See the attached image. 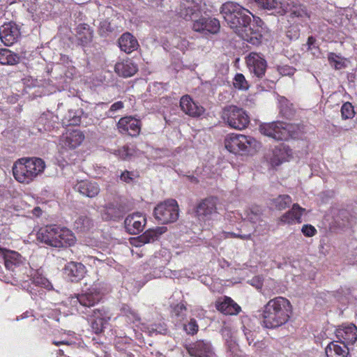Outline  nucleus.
Returning a JSON list of instances; mask_svg holds the SVG:
<instances>
[{
    "label": "nucleus",
    "instance_id": "nucleus-20",
    "mask_svg": "<svg viewBox=\"0 0 357 357\" xmlns=\"http://www.w3.org/2000/svg\"><path fill=\"white\" fill-rule=\"evenodd\" d=\"M124 207L118 203H109L101 211V218L105 221H118L125 215Z\"/></svg>",
    "mask_w": 357,
    "mask_h": 357
},
{
    "label": "nucleus",
    "instance_id": "nucleus-49",
    "mask_svg": "<svg viewBox=\"0 0 357 357\" xmlns=\"http://www.w3.org/2000/svg\"><path fill=\"white\" fill-rule=\"evenodd\" d=\"M301 231L303 235L307 237H312L317 234V229L311 225H304L301 229Z\"/></svg>",
    "mask_w": 357,
    "mask_h": 357
},
{
    "label": "nucleus",
    "instance_id": "nucleus-44",
    "mask_svg": "<svg viewBox=\"0 0 357 357\" xmlns=\"http://www.w3.org/2000/svg\"><path fill=\"white\" fill-rule=\"evenodd\" d=\"M234 86L240 90H247L249 87L245 76L241 73H237L234 79Z\"/></svg>",
    "mask_w": 357,
    "mask_h": 357
},
{
    "label": "nucleus",
    "instance_id": "nucleus-50",
    "mask_svg": "<svg viewBox=\"0 0 357 357\" xmlns=\"http://www.w3.org/2000/svg\"><path fill=\"white\" fill-rule=\"evenodd\" d=\"M112 30L113 27L111 26L110 22H109L107 20H105L100 22V31L102 34L112 31Z\"/></svg>",
    "mask_w": 357,
    "mask_h": 357
},
{
    "label": "nucleus",
    "instance_id": "nucleus-28",
    "mask_svg": "<svg viewBox=\"0 0 357 357\" xmlns=\"http://www.w3.org/2000/svg\"><path fill=\"white\" fill-rule=\"evenodd\" d=\"M279 114L281 117L286 119H292L296 115V109L293 103L284 96L278 97Z\"/></svg>",
    "mask_w": 357,
    "mask_h": 357
},
{
    "label": "nucleus",
    "instance_id": "nucleus-29",
    "mask_svg": "<svg viewBox=\"0 0 357 357\" xmlns=\"http://www.w3.org/2000/svg\"><path fill=\"white\" fill-rule=\"evenodd\" d=\"M23 262L24 258L19 252L8 250L4 259V265L7 269L13 271Z\"/></svg>",
    "mask_w": 357,
    "mask_h": 357
},
{
    "label": "nucleus",
    "instance_id": "nucleus-32",
    "mask_svg": "<svg viewBox=\"0 0 357 357\" xmlns=\"http://www.w3.org/2000/svg\"><path fill=\"white\" fill-rule=\"evenodd\" d=\"M76 38L80 45H86L91 43L93 33L89 26L85 24L78 25L77 27Z\"/></svg>",
    "mask_w": 357,
    "mask_h": 357
},
{
    "label": "nucleus",
    "instance_id": "nucleus-34",
    "mask_svg": "<svg viewBox=\"0 0 357 357\" xmlns=\"http://www.w3.org/2000/svg\"><path fill=\"white\" fill-rule=\"evenodd\" d=\"M121 315L125 317L128 324H137L141 318L138 313L128 305H123L121 308Z\"/></svg>",
    "mask_w": 357,
    "mask_h": 357
},
{
    "label": "nucleus",
    "instance_id": "nucleus-18",
    "mask_svg": "<svg viewBox=\"0 0 357 357\" xmlns=\"http://www.w3.org/2000/svg\"><path fill=\"white\" fill-rule=\"evenodd\" d=\"M219 21L215 18L200 17L193 22L192 29L195 31L205 33H216L220 30Z\"/></svg>",
    "mask_w": 357,
    "mask_h": 357
},
{
    "label": "nucleus",
    "instance_id": "nucleus-54",
    "mask_svg": "<svg viewBox=\"0 0 357 357\" xmlns=\"http://www.w3.org/2000/svg\"><path fill=\"white\" fill-rule=\"evenodd\" d=\"M228 236L231 238H238L241 239H250V234L248 235H241V234H236L234 232H229L227 234Z\"/></svg>",
    "mask_w": 357,
    "mask_h": 357
},
{
    "label": "nucleus",
    "instance_id": "nucleus-23",
    "mask_svg": "<svg viewBox=\"0 0 357 357\" xmlns=\"http://www.w3.org/2000/svg\"><path fill=\"white\" fill-rule=\"evenodd\" d=\"M74 188L82 195L90 198L96 197L100 190L99 185L96 182L89 180L78 181Z\"/></svg>",
    "mask_w": 357,
    "mask_h": 357
},
{
    "label": "nucleus",
    "instance_id": "nucleus-9",
    "mask_svg": "<svg viewBox=\"0 0 357 357\" xmlns=\"http://www.w3.org/2000/svg\"><path fill=\"white\" fill-rule=\"evenodd\" d=\"M217 204L216 197L210 196L202 199L196 206V216L200 220H211L213 214L218 213Z\"/></svg>",
    "mask_w": 357,
    "mask_h": 357
},
{
    "label": "nucleus",
    "instance_id": "nucleus-19",
    "mask_svg": "<svg viewBox=\"0 0 357 357\" xmlns=\"http://www.w3.org/2000/svg\"><path fill=\"white\" fill-rule=\"evenodd\" d=\"M20 34L17 26L13 22L6 23L0 27V39L3 45H13Z\"/></svg>",
    "mask_w": 357,
    "mask_h": 357
},
{
    "label": "nucleus",
    "instance_id": "nucleus-61",
    "mask_svg": "<svg viewBox=\"0 0 357 357\" xmlns=\"http://www.w3.org/2000/svg\"><path fill=\"white\" fill-rule=\"evenodd\" d=\"M93 314H94V315H93L94 317L96 316V314L97 313L101 315V313H100V310L95 309V310H93Z\"/></svg>",
    "mask_w": 357,
    "mask_h": 357
},
{
    "label": "nucleus",
    "instance_id": "nucleus-17",
    "mask_svg": "<svg viewBox=\"0 0 357 357\" xmlns=\"http://www.w3.org/2000/svg\"><path fill=\"white\" fill-rule=\"evenodd\" d=\"M215 306L216 309L225 315H237L241 311V306L231 298L225 296L219 298Z\"/></svg>",
    "mask_w": 357,
    "mask_h": 357
},
{
    "label": "nucleus",
    "instance_id": "nucleus-56",
    "mask_svg": "<svg viewBox=\"0 0 357 357\" xmlns=\"http://www.w3.org/2000/svg\"><path fill=\"white\" fill-rule=\"evenodd\" d=\"M32 213L36 217H40L42 215V210L39 206H36L32 210Z\"/></svg>",
    "mask_w": 357,
    "mask_h": 357
},
{
    "label": "nucleus",
    "instance_id": "nucleus-31",
    "mask_svg": "<svg viewBox=\"0 0 357 357\" xmlns=\"http://www.w3.org/2000/svg\"><path fill=\"white\" fill-rule=\"evenodd\" d=\"M167 231V227H157L146 230L142 235L139 236V241L142 243H149L157 240L160 235Z\"/></svg>",
    "mask_w": 357,
    "mask_h": 357
},
{
    "label": "nucleus",
    "instance_id": "nucleus-14",
    "mask_svg": "<svg viewBox=\"0 0 357 357\" xmlns=\"http://www.w3.org/2000/svg\"><path fill=\"white\" fill-rule=\"evenodd\" d=\"M146 222L144 215L139 213H132L126 217L124 225L126 231L130 234H138L143 231Z\"/></svg>",
    "mask_w": 357,
    "mask_h": 357
},
{
    "label": "nucleus",
    "instance_id": "nucleus-27",
    "mask_svg": "<svg viewBox=\"0 0 357 357\" xmlns=\"http://www.w3.org/2000/svg\"><path fill=\"white\" fill-rule=\"evenodd\" d=\"M138 70L137 66L131 60H123L115 64L114 71L117 75L123 77L133 76Z\"/></svg>",
    "mask_w": 357,
    "mask_h": 357
},
{
    "label": "nucleus",
    "instance_id": "nucleus-3",
    "mask_svg": "<svg viewBox=\"0 0 357 357\" xmlns=\"http://www.w3.org/2000/svg\"><path fill=\"white\" fill-rule=\"evenodd\" d=\"M45 167V162L40 158L24 157L14 162L13 175L18 183L27 185L41 175Z\"/></svg>",
    "mask_w": 357,
    "mask_h": 357
},
{
    "label": "nucleus",
    "instance_id": "nucleus-63",
    "mask_svg": "<svg viewBox=\"0 0 357 357\" xmlns=\"http://www.w3.org/2000/svg\"><path fill=\"white\" fill-rule=\"evenodd\" d=\"M291 33V31H288L287 36L289 37V33Z\"/></svg>",
    "mask_w": 357,
    "mask_h": 357
},
{
    "label": "nucleus",
    "instance_id": "nucleus-59",
    "mask_svg": "<svg viewBox=\"0 0 357 357\" xmlns=\"http://www.w3.org/2000/svg\"><path fill=\"white\" fill-rule=\"evenodd\" d=\"M315 43V39L312 36L308 37L307 45H313Z\"/></svg>",
    "mask_w": 357,
    "mask_h": 357
},
{
    "label": "nucleus",
    "instance_id": "nucleus-41",
    "mask_svg": "<svg viewBox=\"0 0 357 357\" xmlns=\"http://www.w3.org/2000/svg\"><path fill=\"white\" fill-rule=\"evenodd\" d=\"M77 229H79L81 231L89 230L92 226L93 222L90 218L84 215L80 216L75 221Z\"/></svg>",
    "mask_w": 357,
    "mask_h": 357
},
{
    "label": "nucleus",
    "instance_id": "nucleus-46",
    "mask_svg": "<svg viewBox=\"0 0 357 357\" xmlns=\"http://www.w3.org/2000/svg\"><path fill=\"white\" fill-rule=\"evenodd\" d=\"M183 329L187 334L194 335L197 333L199 326L195 319H190L187 324H184Z\"/></svg>",
    "mask_w": 357,
    "mask_h": 357
},
{
    "label": "nucleus",
    "instance_id": "nucleus-35",
    "mask_svg": "<svg viewBox=\"0 0 357 357\" xmlns=\"http://www.w3.org/2000/svg\"><path fill=\"white\" fill-rule=\"evenodd\" d=\"M20 57L8 49H0V63L2 65H15L19 62Z\"/></svg>",
    "mask_w": 357,
    "mask_h": 357
},
{
    "label": "nucleus",
    "instance_id": "nucleus-37",
    "mask_svg": "<svg viewBox=\"0 0 357 357\" xmlns=\"http://www.w3.org/2000/svg\"><path fill=\"white\" fill-rule=\"evenodd\" d=\"M287 131L289 139H298L305 132V126L303 123H287Z\"/></svg>",
    "mask_w": 357,
    "mask_h": 357
},
{
    "label": "nucleus",
    "instance_id": "nucleus-8",
    "mask_svg": "<svg viewBox=\"0 0 357 357\" xmlns=\"http://www.w3.org/2000/svg\"><path fill=\"white\" fill-rule=\"evenodd\" d=\"M119 132L130 137H137L139 135L142 128V122L132 116L121 117L116 123Z\"/></svg>",
    "mask_w": 357,
    "mask_h": 357
},
{
    "label": "nucleus",
    "instance_id": "nucleus-36",
    "mask_svg": "<svg viewBox=\"0 0 357 357\" xmlns=\"http://www.w3.org/2000/svg\"><path fill=\"white\" fill-rule=\"evenodd\" d=\"M112 153L121 160H128L135 155V149L132 146L126 144L114 149Z\"/></svg>",
    "mask_w": 357,
    "mask_h": 357
},
{
    "label": "nucleus",
    "instance_id": "nucleus-40",
    "mask_svg": "<svg viewBox=\"0 0 357 357\" xmlns=\"http://www.w3.org/2000/svg\"><path fill=\"white\" fill-rule=\"evenodd\" d=\"M355 111L353 105L349 102L343 103L341 107V116L344 120L351 119L355 116Z\"/></svg>",
    "mask_w": 357,
    "mask_h": 357
},
{
    "label": "nucleus",
    "instance_id": "nucleus-21",
    "mask_svg": "<svg viewBox=\"0 0 357 357\" xmlns=\"http://www.w3.org/2000/svg\"><path fill=\"white\" fill-rule=\"evenodd\" d=\"M200 0H186L181 5L180 15L186 20H196L201 9Z\"/></svg>",
    "mask_w": 357,
    "mask_h": 357
},
{
    "label": "nucleus",
    "instance_id": "nucleus-5",
    "mask_svg": "<svg viewBox=\"0 0 357 357\" xmlns=\"http://www.w3.org/2000/svg\"><path fill=\"white\" fill-rule=\"evenodd\" d=\"M220 116L226 125L238 130L246 128L250 123V117L247 112L243 108L234 105L225 106Z\"/></svg>",
    "mask_w": 357,
    "mask_h": 357
},
{
    "label": "nucleus",
    "instance_id": "nucleus-57",
    "mask_svg": "<svg viewBox=\"0 0 357 357\" xmlns=\"http://www.w3.org/2000/svg\"><path fill=\"white\" fill-rule=\"evenodd\" d=\"M8 251V249L2 248L0 245V259H2L4 261L6 255Z\"/></svg>",
    "mask_w": 357,
    "mask_h": 357
},
{
    "label": "nucleus",
    "instance_id": "nucleus-22",
    "mask_svg": "<svg viewBox=\"0 0 357 357\" xmlns=\"http://www.w3.org/2000/svg\"><path fill=\"white\" fill-rule=\"evenodd\" d=\"M336 337L344 346L353 344L357 340V327L351 324L339 328L336 331Z\"/></svg>",
    "mask_w": 357,
    "mask_h": 357
},
{
    "label": "nucleus",
    "instance_id": "nucleus-52",
    "mask_svg": "<svg viewBox=\"0 0 357 357\" xmlns=\"http://www.w3.org/2000/svg\"><path fill=\"white\" fill-rule=\"evenodd\" d=\"M124 107L123 102L119 100L113 103L109 109V112L115 113Z\"/></svg>",
    "mask_w": 357,
    "mask_h": 357
},
{
    "label": "nucleus",
    "instance_id": "nucleus-6",
    "mask_svg": "<svg viewBox=\"0 0 357 357\" xmlns=\"http://www.w3.org/2000/svg\"><path fill=\"white\" fill-rule=\"evenodd\" d=\"M179 209L175 199H167L154 208V216L162 224H168L176 221L178 218Z\"/></svg>",
    "mask_w": 357,
    "mask_h": 357
},
{
    "label": "nucleus",
    "instance_id": "nucleus-33",
    "mask_svg": "<svg viewBox=\"0 0 357 357\" xmlns=\"http://www.w3.org/2000/svg\"><path fill=\"white\" fill-rule=\"evenodd\" d=\"M292 202L291 197L288 195H280L275 198L270 199L269 204L271 208L282 211L290 206Z\"/></svg>",
    "mask_w": 357,
    "mask_h": 357
},
{
    "label": "nucleus",
    "instance_id": "nucleus-7",
    "mask_svg": "<svg viewBox=\"0 0 357 357\" xmlns=\"http://www.w3.org/2000/svg\"><path fill=\"white\" fill-rule=\"evenodd\" d=\"M259 130L264 135L277 141H287L289 139L287 123L283 121H278L262 123L259 126Z\"/></svg>",
    "mask_w": 357,
    "mask_h": 357
},
{
    "label": "nucleus",
    "instance_id": "nucleus-10",
    "mask_svg": "<svg viewBox=\"0 0 357 357\" xmlns=\"http://www.w3.org/2000/svg\"><path fill=\"white\" fill-rule=\"evenodd\" d=\"M245 62L250 72L256 77L261 78L264 76L267 63L259 54L256 52L250 53L245 58Z\"/></svg>",
    "mask_w": 357,
    "mask_h": 357
},
{
    "label": "nucleus",
    "instance_id": "nucleus-30",
    "mask_svg": "<svg viewBox=\"0 0 357 357\" xmlns=\"http://www.w3.org/2000/svg\"><path fill=\"white\" fill-rule=\"evenodd\" d=\"M327 357H347L349 349L347 346H340L337 342H331L325 349Z\"/></svg>",
    "mask_w": 357,
    "mask_h": 357
},
{
    "label": "nucleus",
    "instance_id": "nucleus-24",
    "mask_svg": "<svg viewBox=\"0 0 357 357\" xmlns=\"http://www.w3.org/2000/svg\"><path fill=\"white\" fill-rule=\"evenodd\" d=\"M63 272L71 281H79L84 276L86 267L80 262L70 261L66 264Z\"/></svg>",
    "mask_w": 357,
    "mask_h": 357
},
{
    "label": "nucleus",
    "instance_id": "nucleus-11",
    "mask_svg": "<svg viewBox=\"0 0 357 357\" xmlns=\"http://www.w3.org/2000/svg\"><path fill=\"white\" fill-rule=\"evenodd\" d=\"M75 298L76 300L73 301V303L77 302L81 306L90 308L99 303L101 295L100 289L93 285L84 293L77 294Z\"/></svg>",
    "mask_w": 357,
    "mask_h": 357
},
{
    "label": "nucleus",
    "instance_id": "nucleus-2",
    "mask_svg": "<svg viewBox=\"0 0 357 357\" xmlns=\"http://www.w3.org/2000/svg\"><path fill=\"white\" fill-rule=\"evenodd\" d=\"M292 313L290 301L282 296L269 300L261 310V325L268 329H274L284 325Z\"/></svg>",
    "mask_w": 357,
    "mask_h": 357
},
{
    "label": "nucleus",
    "instance_id": "nucleus-48",
    "mask_svg": "<svg viewBox=\"0 0 357 357\" xmlns=\"http://www.w3.org/2000/svg\"><path fill=\"white\" fill-rule=\"evenodd\" d=\"M278 73L282 76H292L296 72V68L288 65L278 67Z\"/></svg>",
    "mask_w": 357,
    "mask_h": 357
},
{
    "label": "nucleus",
    "instance_id": "nucleus-26",
    "mask_svg": "<svg viewBox=\"0 0 357 357\" xmlns=\"http://www.w3.org/2000/svg\"><path fill=\"white\" fill-rule=\"evenodd\" d=\"M188 353L192 357H209L211 353L209 343L198 340L185 347Z\"/></svg>",
    "mask_w": 357,
    "mask_h": 357
},
{
    "label": "nucleus",
    "instance_id": "nucleus-38",
    "mask_svg": "<svg viewBox=\"0 0 357 357\" xmlns=\"http://www.w3.org/2000/svg\"><path fill=\"white\" fill-rule=\"evenodd\" d=\"M31 280L35 285L51 290L53 288L52 283L40 271L37 270L31 275Z\"/></svg>",
    "mask_w": 357,
    "mask_h": 357
},
{
    "label": "nucleus",
    "instance_id": "nucleus-4",
    "mask_svg": "<svg viewBox=\"0 0 357 357\" xmlns=\"http://www.w3.org/2000/svg\"><path fill=\"white\" fill-rule=\"evenodd\" d=\"M258 145V142L253 137L241 134L231 133L225 139L226 149L234 154L248 153L252 149H256Z\"/></svg>",
    "mask_w": 357,
    "mask_h": 357
},
{
    "label": "nucleus",
    "instance_id": "nucleus-45",
    "mask_svg": "<svg viewBox=\"0 0 357 357\" xmlns=\"http://www.w3.org/2000/svg\"><path fill=\"white\" fill-rule=\"evenodd\" d=\"M138 45L136 38L129 32H126L119 38V45Z\"/></svg>",
    "mask_w": 357,
    "mask_h": 357
},
{
    "label": "nucleus",
    "instance_id": "nucleus-64",
    "mask_svg": "<svg viewBox=\"0 0 357 357\" xmlns=\"http://www.w3.org/2000/svg\"><path fill=\"white\" fill-rule=\"evenodd\" d=\"M311 47H312L311 45H309V46H308V49H309V50H312V48H311Z\"/></svg>",
    "mask_w": 357,
    "mask_h": 357
},
{
    "label": "nucleus",
    "instance_id": "nucleus-60",
    "mask_svg": "<svg viewBox=\"0 0 357 357\" xmlns=\"http://www.w3.org/2000/svg\"><path fill=\"white\" fill-rule=\"evenodd\" d=\"M88 258L91 260L93 261V263L96 264V262L98 261V262H102L101 260L98 259V258L96 257H88Z\"/></svg>",
    "mask_w": 357,
    "mask_h": 357
},
{
    "label": "nucleus",
    "instance_id": "nucleus-16",
    "mask_svg": "<svg viewBox=\"0 0 357 357\" xmlns=\"http://www.w3.org/2000/svg\"><path fill=\"white\" fill-rule=\"evenodd\" d=\"M56 236L54 239V248H67L73 245L75 243L76 238L71 230L69 229L56 225Z\"/></svg>",
    "mask_w": 357,
    "mask_h": 357
},
{
    "label": "nucleus",
    "instance_id": "nucleus-13",
    "mask_svg": "<svg viewBox=\"0 0 357 357\" xmlns=\"http://www.w3.org/2000/svg\"><path fill=\"white\" fill-rule=\"evenodd\" d=\"M305 211V208L300 206L298 204H294L291 208L282 215L279 220V225H292L302 222V216Z\"/></svg>",
    "mask_w": 357,
    "mask_h": 357
},
{
    "label": "nucleus",
    "instance_id": "nucleus-58",
    "mask_svg": "<svg viewBox=\"0 0 357 357\" xmlns=\"http://www.w3.org/2000/svg\"><path fill=\"white\" fill-rule=\"evenodd\" d=\"M79 122H80V118L75 117V118L73 119L72 122H70L69 124L70 125H77L79 123Z\"/></svg>",
    "mask_w": 357,
    "mask_h": 357
},
{
    "label": "nucleus",
    "instance_id": "nucleus-25",
    "mask_svg": "<svg viewBox=\"0 0 357 357\" xmlns=\"http://www.w3.org/2000/svg\"><path fill=\"white\" fill-rule=\"evenodd\" d=\"M56 225H47L40 227L36 234V239L42 243L54 247V239L56 236Z\"/></svg>",
    "mask_w": 357,
    "mask_h": 357
},
{
    "label": "nucleus",
    "instance_id": "nucleus-47",
    "mask_svg": "<svg viewBox=\"0 0 357 357\" xmlns=\"http://www.w3.org/2000/svg\"><path fill=\"white\" fill-rule=\"evenodd\" d=\"M91 326L93 333L96 334L101 333L104 328L103 319L101 318L94 319L92 321Z\"/></svg>",
    "mask_w": 357,
    "mask_h": 357
},
{
    "label": "nucleus",
    "instance_id": "nucleus-39",
    "mask_svg": "<svg viewBox=\"0 0 357 357\" xmlns=\"http://www.w3.org/2000/svg\"><path fill=\"white\" fill-rule=\"evenodd\" d=\"M328 60L329 64L335 70H340L347 67L346 59L335 53H329Z\"/></svg>",
    "mask_w": 357,
    "mask_h": 357
},
{
    "label": "nucleus",
    "instance_id": "nucleus-62",
    "mask_svg": "<svg viewBox=\"0 0 357 357\" xmlns=\"http://www.w3.org/2000/svg\"><path fill=\"white\" fill-rule=\"evenodd\" d=\"M273 163H274L275 165H279L280 164L282 163V161L281 160H278V162H275V161H272Z\"/></svg>",
    "mask_w": 357,
    "mask_h": 357
},
{
    "label": "nucleus",
    "instance_id": "nucleus-42",
    "mask_svg": "<svg viewBox=\"0 0 357 357\" xmlns=\"http://www.w3.org/2000/svg\"><path fill=\"white\" fill-rule=\"evenodd\" d=\"M139 177V174L137 172L128 170L123 171L119 176L120 180L128 184L134 183Z\"/></svg>",
    "mask_w": 357,
    "mask_h": 357
},
{
    "label": "nucleus",
    "instance_id": "nucleus-53",
    "mask_svg": "<svg viewBox=\"0 0 357 357\" xmlns=\"http://www.w3.org/2000/svg\"><path fill=\"white\" fill-rule=\"evenodd\" d=\"M137 46H119L121 51H123L126 54H131L132 52L137 50Z\"/></svg>",
    "mask_w": 357,
    "mask_h": 357
},
{
    "label": "nucleus",
    "instance_id": "nucleus-15",
    "mask_svg": "<svg viewBox=\"0 0 357 357\" xmlns=\"http://www.w3.org/2000/svg\"><path fill=\"white\" fill-rule=\"evenodd\" d=\"M85 137L79 130H68L60 138V144L66 148L74 149L79 146L84 141Z\"/></svg>",
    "mask_w": 357,
    "mask_h": 357
},
{
    "label": "nucleus",
    "instance_id": "nucleus-55",
    "mask_svg": "<svg viewBox=\"0 0 357 357\" xmlns=\"http://www.w3.org/2000/svg\"><path fill=\"white\" fill-rule=\"evenodd\" d=\"M245 335L247 337L249 344L254 342L253 333L251 331H245Z\"/></svg>",
    "mask_w": 357,
    "mask_h": 357
},
{
    "label": "nucleus",
    "instance_id": "nucleus-12",
    "mask_svg": "<svg viewBox=\"0 0 357 357\" xmlns=\"http://www.w3.org/2000/svg\"><path fill=\"white\" fill-rule=\"evenodd\" d=\"M179 106L183 113L193 118L201 116L205 112L204 107L195 102L189 95L181 98Z\"/></svg>",
    "mask_w": 357,
    "mask_h": 357
},
{
    "label": "nucleus",
    "instance_id": "nucleus-43",
    "mask_svg": "<svg viewBox=\"0 0 357 357\" xmlns=\"http://www.w3.org/2000/svg\"><path fill=\"white\" fill-rule=\"evenodd\" d=\"M186 311L187 307L185 305L180 303L173 307L172 313L173 316L181 321L186 317Z\"/></svg>",
    "mask_w": 357,
    "mask_h": 357
},
{
    "label": "nucleus",
    "instance_id": "nucleus-51",
    "mask_svg": "<svg viewBox=\"0 0 357 357\" xmlns=\"http://www.w3.org/2000/svg\"><path fill=\"white\" fill-rule=\"evenodd\" d=\"M291 15L295 17H303L306 15L305 7L299 6L298 8L294 6V9L291 10Z\"/></svg>",
    "mask_w": 357,
    "mask_h": 357
},
{
    "label": "nucleus",
    "instance_id": "nucleus-1",
    "mask_svg": "<svg viewBox=\"0 0 357 357\" xmlns=\"http://www.w3.org/2000/svg\"><path fill=\"white\" fill-rule=\"evenodd\" d=\"M225 20L229 27L245 42L252 45L267 43L271 41V32L260 26L253 31L249 25L251 22V13L234 1L222 4L220 9Z\"/></svg>",
    "mask_w": 357,
    "mask_h": 357
}]
</instances>
